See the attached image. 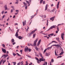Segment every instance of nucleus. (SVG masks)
I'll return each instance as SVG.
<instances>
[{"label":"nucleus","instance_id":"obj_45","mask_svg":"<svg viewBox=\"0 0 65 65\" xmlns=\"http://www.w3.org/2000/svg\"><path fill=\"white\" fill-rule=\"evenodd\" d=\"M4 11H2V12H1V13H2V14H3V13H4Z\"/></svg>","mask_w":65,"mask_h":65},{"label":"nucleus","instance_id":"obj_6","mask_svg":"<svg viewBox=\"0 0 65 65\" xmlns=\"http://www.w3.org/2000/svg\"><path fill=\"white\" fill-rule=\"evenodd\" d=\"M56 39L59 42V43H62V42H61L59 40V37L58 38H56Z\"/></svg>","mask_w":65,"mask_h":65},{"label":"nucleus","instance_id":"obj_33","mask_svg":"<svg viewBox=\"0 0 65 65\" xmlns=\"http://www.w3.org/2000/svg\"><path fill=\"white\" fill-rule=\"evenodd\" d=\"M48 20H47V26H48Z\"/></svg>","mask_w":65,"mask_h":65},{"label":"nucleus","instance_id":"obj_2","mask_svg":"<svg viewBox=\"0 0 65 65\" xmlns=\"http://www.w3.org/2000/svg\"><path fill=\"white\" fill-rule=\"evenodd\" d=\"M38 39L37 38L35 41H34V43L33 45V46H36V43L37 42V41H38Z\"/></svg>","mask_w":65,"mask_h":65},{"label":"nucleus","instance_id":"obj_23","mask_svg":"<svg viewBox=\"0 0 65 65\" xmlns=\"http://www.w3.org/2000/svg\"><path fill=\"white\" fill-rule=\"evenodd\" d=\"M23 4H24L25 6H27V3H25V2L23 3Z\"/></svg>","mask_w":65,"mask_h":65},{"label":"nucleus","instance_id":"obj_30","mask_svg":"<svg viewBox=\"0 0 65 65\" xmlns=\"http://www.w3.org/2000/svg\"><path fill=\"white\" fill-rule=\"evenodd\" d=\"M21 65H23V63H24V62H23V61H21Z\"/></svg>","mask_w":65,"mask_h":65},{"label":"nucleus","instance_id":"obj_13","mask_svg":"<svg viewBox=\"0 0 65 65\" xmlns=\"http://www.w3.org/2000/svg\"><path fill=\"white\" fill-rule=\"evenodd\" d=\"M59 3H60V2H58V4L57 5V8L58 9L59 8Z\"/></svg>","mask_w":65,"mask_h":65},{"label":"nucleus","instance_id":"obj_48","mask_svg":"<svg viewBox=\"0 0 65 65\" xmlns=\"http://www.w3.org/2000/svg\"><path fill=\"white\" fill-rule=\"evenodd\" d=\"M17 54L18 55V56H21V55H20V54H19V53H17Z\"/></svg>","mask_w":65,"mask_h":65},{"label":"nucleus","instance_id":"obj_34","mask_svg":"<svg viewBox=\"0 0 65 65\" xmlns=\"http://www.w3.org/2000/svg\"><path fill=\"white\" fill-rule=\"evenodd\" d=\"M35 58H36V59L37 60V61H39V59L38 58H37L36 57H35Z\"/></svg>","mask_w":65,"mask_h":65},{"label":"nucleus","instance_id":"obj_35","mask_svg":"<svg viewBox=\"0 0 65 65\" xmlns=\"http://www.w3.org/2000/svg\"><path fill=\"white\" fill-rule=\"evenodd\" d=\"M28 51L29 52H31V49H29V48H28Z\"/></svg>","mask_w":65,"mask_h":65},{"label":"nucleus","instance_id":"obj_63","mask_svg":"<svg viewBox=\"0 0 65 65\" xmlns=\"http://www.w3.org/2000/svg\"><path fill=\"white\" fill-rule=\"evenodd\" d=\"M11 7L13 9H14V7L13 6H11Z\"/></svg>","mask_w":65,"mask_h":65},{"label":"nucleus","instance_id":"obj_9","mask_svg":"<svg viewBox=\"0 0 65 65\" xmlns=\"http://www.w3.org/2000/svg\"><path fill=\"white\" fill-rule=\"evenodd\" d=\"M64 36V34H62L61 35V37L62 39L63 40H64V38H63Z\"/></svg>","mask_w":65,"mask_h":65},{"label":"nucleus","instance_id":"obj_50","mask_svg":"<svg viewBox=\"0 0 65 65\" xmlns=\"http://www.w3.org/2000/svg\"><path fill=\"white\" fill-rule=\"evenodd\" d=\"M57 30L58 31H59V27H57Z\"/></svg>","mask_w":65,"mask_h":65},{"label":"nucleus","instance_id":"obj_27","mask_svg":"<svg viewBox=\"0 0 65 65\" xmlns=\"http://www.w3.org/2000/svg\"><path fill=\"white\" fill-rule=\"evenodd\" d=\"M43 0H40V3L41 4L42 3V2H43Z\"/></svg>","mask_w":65,"mask_h":65},{"label":"nucleus","instance_id":"obj_41","mask_svg":"<svg viewBox=\"0 0 65 65\" xmlns=\"http://www.w3.org/2000/svg\"><path fill=\"white\" fill-rule=\"evenodd\" d=\"M63 53V52H61L60 54V55H62Z\"/></svg>","mask_w":65,"mask_h":65},{"label":"nucleus","instance_id":"obj_52","mask_svg":"<svg viewBox=\"0 0 65 65\" xmlns=\"http://www.w3.org/2000/svg\"><path fill=\"white\" fill-rule=\"evenodd\" d=\"M13 12V10L12 9L11 10V13H12Z\"/></svg>","mask_w":65,"mask_h":65},{"label":"nucleus","instance_id":"obj_61","mask_svg":"<svg viewBox=\"0 0 65 65\" xmlns=\"http://www.w3.org/2000/svg\"><path fill=\"white\" fill-rule=\"evenodd\" d=\"M41 58H40L39 59V61L40 62H41Z\"/></svg>","mask_w":65,"mask_h":65},{"label":"nucleus","instance_id":"obj_14","mask_svg":"<svg viewBox=\"0 0 65 65\" xmlns=\"http://www.w3.org/2000/svg\"><path fill=\"white\" fill-rule=\"evenodd\" d=\"M8 57V55H4L2 56V57H7V56Z\"/></svg>","mask_w":65,"mask_h":65},{"label":"nucleus","instance_id":"obj_25","mask_svg":"<svg viewBox=\"0 0 65 65\" xmlns=\"http://www.w3.org/2000/svg\"><path fill=\"white\" fill-rule=\"evenodd\" d=\"M35 49L37 51H38V47H35Z\"/></svg>","mask_w":65,"mask_h":65},{"label":"nucleus","instance_id":"obj_16","mask_svg":"<svg viewBox=\"0 0 65 65\" xmlns=\"http://www.w3.org/2000/svg\"><path fill=\"white\" fill-rule=\"evenodd\" d=\"M48 6V5L47 4L45 6V10H46L47 9V6Z\"/></svg>","mask_w":65,"mask_h":65},{"label":"nucleus","instance_id":"obj_3","mask_svg":"<svg viewBox=\"0 0 65 65\" xmlns=\"http://www.w3.org/2000/svg\"><path fill=\"white\" fill-rule=\"evenodd\" d=\"M56 27H57V26L56 25H53L50 27L48 29V30H51L53 28H56Z\"/></svg>","mask_w":65,"mask_h":65},{"label":"nucleus","instance_id":"obj_53","mask_svg":"<svg viewBox=\"0 0 65 65\" xmlns=\"http://www.w3.org/2000/svg\"><path fill=\"white\" fill-rule=\"evenodd\" d=\"M15 43H16L15 42H14L13 43L12 45H14V44H15Z\"/></svg>","mask_w":65,"mask_h":65},{"label":"nucleus","instance_id":"obj_18","mask_svg":"<svg viewBox=\"0 0 65 65\" xmlns=\"http://www.w3.org/2000/svg\"><path fill=\"white\" fill-rule=\"evenodd\" d=\"M5 10H7V6L6 5H5Z\"/></svg>","mask_w":65,"mask_h":65},{"label":"nucleus","instance_id":"obj_26","mask_svg":"<svg viewBox=\"0 0 65 65\" xmlns=\"http://www.w3.org/2000/svg\"><path fill=\"white\" fill-rule=\"evenodd\" d=\"M11 41L12 42H14V39H12Z\"/></svg>","mask_w":65,"mask_h":65},{"label":"nucleus","instance_id":"obj_20","mask_svg":"<svg viewBox=\"0 0 65 65\" xmlns=\"http://www.w3.org/2000/svg\"><path fill=\"white\" fill-rule=\"evenodd\" d=\"M54 42H55V43H58V42L55 41H52L51 42V43H53Z\"/></svg>","mask_w":65,"mask_h":65},{"label":"nucleus","instance_id":"obj_19","mask_svg":"<svg viewBox=\"0 0 65 65\" xmlns=\"http://www.w3.org/2000/svg\"><path fill=\"white\" fill-rule=\"evenodd\" d=\"M17 38H18L19 39H22V37L20 36H19V37H18Z\"/></svg>","mask_w":65,"mask_h":65},{"label":"nucleus","instance_id":"obj_17","mask_svg":"<svg viewBox=\"0 0 65 65\" xmlns=\"http://www.w3.org/2000/svg\"><path fill=\"white\" fill-rule=\"evenodd\" d=\"M53 46V45H52L51 46V47L47 48V50H50V49H51V48H52V47Z\"/></svg>","mask_w":65,"mask_h":65},{"label":"nucleus","instance_id":"obj_22","mask_svg":"<svg viewBox=\"0 0 65 65\" xmlns=\"http://www.w3.org/2000/svg\"><path fill=\"white\" fill-rule=\"evenodd\" d=\"M55 18V17L54 16V17H52L51 18H50V20H52L53 19H54Z\"/></svg>","mask_w":65,"mask_h":65},{"label":"nucleus","instance_id":"obj_64","mask_svg":"<svg viewBox=\"0 0 65 65\" xmlns=\"http://www.w3.org/2000/svg\"><path fill=\"white\" fill-rule=\"evenodd\" d=\"M16 12H18L19 11V10H16L15 11Z\"/></svg>","mask_w":65,"mask_h":65},{"label":"nucleus","instance_id":"obj_10","mask_svg":"<svg viewBox=\"0 0 65 65\" xmlns=\"http://www.w3.org/2000/svg\"><path fill=\"white\" fill-rule=\"evenodd\" d=\"M2 51L4 53H6V50L4 49H3V48H2Z\"/></svg>","mask_w":65,"mask_h":65},{"label":"nucleus","instance_id":"obj_5","mask_svg":"<svg viewBox=\"0 0 65 65\" xmlns=\"http://www.w3.org/2000/svg\"><path fill=\"white\" fill-rule=\"evenodd\" d=\"M17 32H16V34L15 35V36L17 38L18 37V36L19 35V34H18V32L19 31V29H18L17 31Z\"/></svg>","mask_w":65,"mask_h":65},{"label":"nucleus","instance_id":"obj_28","mask_svg":"<svg viewBox=\"0 0 65 65\" xmlns=\"http://www.w3.org/2000/svg\"><path fill=\"white\" fill-rule=\"evenodd\" d=\"M55 10H56V9L55 8H54L52 10V12H54L55 11Z\"/></svg>","mask_w":65,"mask_h":65},{"label":"nucleus","instance_id":"obj_47","mask_svg":"<svg viewBox=\"0 0 65 65\" xmlns=\"http://www.w3.org/2000/svg\"><path fill=\"white\" fill-rule=\"evenodd\" d=\"M27 57H28L29 58H31V56H29V55H27Z\"/></svg>","mask_w":65,"mask_h":65},{"label":"nucleus","instance_id":"obj_57","mask_svg":"<svg viewBox=\"0 0 65 65\" xmlns=\"http://www.w3.org/2000/svg\"><path fill=\"white\" fill-rule=\"evenodd\" d=\"M45 3V2L44 1H43V4H44Z\"/></svg>","mask_w":65,"mask_h":65},{"label":"nucleus","instance_id":"obj_54","mask_svg":"<svg viewBox=\"0 0 65 65\" xmlns=\"http://www.w3.org/2000/svg\"><path fill=\"white\" fill-rule=\"evenodd\" d=\"M3 61V59H2L1 62H0V64H1V63H2V61Z\"/></svg>","mask_w":65,"mask_h":65},{"label":"nucleus","instance_id":"obj_12","mask_svg":"<svg viewBox=\"0 0 65 65\" xmlns=\"http://www.w3.org/2000/svg\"><path fill=\"white\" fill-rule=\"evenodd\" d=\"M50 53H46L45 54V56H47V57H48L50 55Z\"/></svg>","mask_w":65,"mask_h":65},{"label":"nucleus","instance_id":"obj_15","mask_svg":"<svg viewBox=\"0 0 65 65\" xmlns=\"http://www.w3.org/2000/svg\"><path fill=\"white\" fill-rule=\"evenodd\" d=\"M42 57V58H41V61H45V59H43V57Z\"/></svg>","mask_w":65,"mask_h":65},{"label":"nucleus","instance_id":"obj_51","mask_svg":"<svg viewBox=\"0 0 65 65\" xmlns=\"http://www.w3.org/2000/svg\"><path fill=\"white\" fill-rule=\"evenodd\" d=\"M27 9V6H26L25 7V9Z\"/></svg>","mask_w":65,"mask_h":65},{"label":"nucleus","instance_id":"obj_43","mask_svg":"<svg viewBox=\"0 0 65 65\" xmlns=\"http://www.w3.org/2000/svg\"><path fill=\"white\" fill-rule=\"evenodd\" d=\"M18 13H19V12H17V13H15V15H17V14H18Z\"/></svg>","mask_w":65,"mask_h":65},{"label":"nucleus","instance_id":"obj_8","mask_svg":"<svg viewBox=\"0 0 65 65\" xmlns=\"http://www.w3.org/2000/svg\"><path fill=\"white\" fill-rule=\"evenodd\" d=\"M53 46H56V47L58 48H59V46H60V45L58 44H55V45H53Z\"/></svg>","mask_w":65,"mask_h":65},{"label":"nucleus","instance_id":"obj_38","mask_svg":"<svg viewBox=\"0 0 65 65\" xmlns=\"http://www.w3.org/2000/svg\"><path fill=\"white\" fill-rule=\"evenodd\" d=\"M55 55L56 56H58V55H57V54H56V50L55 51Z\"/></svg>","mask_w":65,"mask_h":65},{"label":"nucleus","instance_id":"obj_37","mask_svg":"<svg viewBox=\"0 0 65 65\" xmlns=\"http://www.w3.org/2000/svg\"><path fill=\"white\" fill-rule=\"evenodd\" d=\"M26 63L25 64V65H28V63L27 61H26Z\"/></svg>","mask_w":65,"mask_h":65},{"label":"nucleus","instance_id":"obj_60","mask_svg":"<svg viewBox=\"0 0 65 65\" xmlns=\"http://www.w3.org/2000/svg\"><path fill=\"white\" fill-rule=\"evenodd\" d=\"M44 18H45L46 17V15H44Z\"/></svg>","mask_w":65,"mask_h":65},{"label":"nucleus","instance_id":"obj_40","mask_svg":"<svg viewBox=\"0 0 65 65\" xmlns=\"http://www.w3.org/2000/svg\"><path fill=\"white\" fill-rule=\"evenodd\" d=\"M23 50H21L20 51V52H21V54H22V52H23Z\"/></svg>","mask_w":65,"mask_h":65},{"label":"nucleus","instance_id":"obj_32","mask_svg":"<svg viewBox=\"0 0 65 65\" xmlns=\"http://www.w3.org/2000/svg\"><path fill=\"white\" fill-rule=\"evenodd\" d=\"M13 56H15L17 55V54H15V53H13Z\"/></svg>","mask_w":65,"mask_h":65},{"label":"nucleus","instance_id":"obj_59","mask_svg":"<svg viewBox=\"0 0 65 65\" xmlns=\"http://www.w3.org/2000/svg\"><path fill=\"white\" fill-rule=\"evenodd\" d=\"M58 31H58V30H57L56 31V34H57V33H58Z\"/></svg>","mask_w":65,"mask_h":65},{"label":"nucleus","instance_id":"obj_46","mask_svg":"<svg viewBox=\"0 0 65 65\" xmlns=\"http://www.w3.org/2000/svg\"><path fill=\"white\" fill-rule=\"evenodd\" d=\"M62 57V56H58L57 57V58H61Z\"/></svg>","mask_w":65,"mask_h":65},{"label":"nucleus","instance_id":"obj_7","mask_svg":"<svg viewBox=\"0 0 65 65\" xmlns=\"http://www.w3.org/2000/svg\"><path fill=\"white\" fill-rule=\"evenodd\" d=\"M41 40L40 39L39 40V41H38V43H37V46H39V45L40 44V43L41 42Z\"/></svg>","mask_w":65,"mask_h":65},{"label":"nucleus","instance_id":"obj_11","mask_svg":"<svg viewBox=\"0 0 65 65\" xmlns=\"http://www.w3.org/2000/svg\"><path fill=\"white\" fill-rule=\"evenodd\" d=\"M26 20H25L24 22V21L22 23L23 24V25L25 26V25H26Z\"/></svg>","mask_w":65,"mask_h":65},{"label":"nucleus","instance_id":"obj_4","mask_svg":"<svg viewBox=\"0 0 65 65\" xmlns=\"http://www.w3.org/2000/svg\"><path fill=\"white\" fill-rule=\"evenodd\" d=\"M28 47H27L26 46L25 48L24 49V51L25 52H28Z\"/></svg>","mask_w":65,"mask_h":65},{"label":"nucleus","instance_id":"obj_29","mask_svg":"<svg viewBox=\"0 0 65 65\" xmlns=\"http://www.w3.org/2000/svg\"><path fill=\"white\" fill-rule=\"evenodd\" d=\"M51 62H52V63H53V62H54V59H51Z\"/></svg>","mask_w":65,"mask_h":65},{"label":"nucleus","instance_id":"obj_24","mask_svg":"<svg viewBox=\"0 0 65 65\" xmlns=\"http://www.w3.org/2000/svg\"><path fill=\"white\" fill-rule=\"evenodd\" d=\"M46 50H47V49H46L44 50V51L43 52V53L44 54L45 53V52L46 51Z\"/></svg>","mask_w":65,"mask_h":65},{"label":"nucleus","instance_id":"obj_21","mask_svg":"<svg viewBox=\"0 0 65 65\" xmlns=\"http://www.w3.org/2000/svg\"><path fill=\"white\" fill-rule=\"evenodd\" d=\"M36 35V33H35L33 35V38H35Z\"/></svg>","mask_w":65,"mask_h":65},{"label":"nucleus","instance_id":"obj_44","mask_svg":"<svg viewBox=\"0 0 65 65\" xmlns=\"http://www.w3.org/2000/svg\"><path fill=\"white\" fill-rule=\"evenodd\" d=\"M42 34H43V35H47V34H44V33Z\"/></svg>","mask_w":65,"mask_h":65},{"label":"nucleus","instance_id":"obj_58","mask_svg":"<svg viewBox=\"0 0 65 65\" xmlns=\"http://www.w3.org/2000/svg\"><path fill=\"white\" fill-rule=\"evenodd\" d=\"M2 45L4 47H5V45L4 44H3Z\"/></svg>","mask_w":65,"mask_h":65},{"label":"nucleus","instance_id":"obj_31","mask_svg":"<svg viewBox=\"0 0 65 65\" xmlns=\"http://www.w3.org/2000/svg\"><path fill=\"white\" fill-rule=\"evenodd\" d=\"M39 55H40L41 57H42V54H41V53H39Z\"/></svg>","mask_w":65,"mask_h":65},{"label":"nucleus","instance_id":"obj_55","mask_svg":"<svg viewBox=\"0 0 65 65\" xmlns=\"http://www.w3.org/2000/svg\"><path fill=\"white\" fill-rule=\"evenodd\" d=\"M19 3V2H16L15 3L16 4H18Z\"/></svg>","mask_w":65,"mask_h":65},{"label":"nucleus","instance_id":"obj_49","mask_svg":"<svg viewBox=\"0 0 65 65\" xmlns=\"http://www.w3.org/2000/svg\"><path fill=\"white\" fill-rule=\"evenodd\" d=\"M30 45L31 46H33V44H31L30 43Z\"/></svg>","mask_w":65,"mask_h":65},{"label":"nucleus","instance_id":"obj_39","mask_svg":"<svg viewBox=\"0 0 65 65\" xmlns=\"http://www.w3.org/2000/svg\"><path fill=\"white\" fill-rule=\"evenodd\" d=\"M21 64V62H19L17 63V65H20Z\"/></svg>","mask_w":65,"mask_h":65},{"label":"nucleus","instance_id":"obj_62","mask_svg":"<svg viewBox=\"0 0 65 65\" xmlns=\"http://www.w3.org/2000/svg\"><path fill=\"white\" fill-rule=\"evenodd\" d=\"M47 36H44V37H45H45H47Z\"/></svg>","mask_w":65,"mask_h":65},{"label":"nucleus","instance_id":"obj_36","mask_svg":"<svg viewBox=\"0 0 65 65\" xmlns=\"http://www.w3.org/2000/svg\"><path fill=\"white\" fill-rule=\"evenodd\" d=\"M26 2L27 3V4H29V2L28 1H26Z\"/></svg>","mask_w":65,"mask_h":65},{"label":"nucleus","instance_id":"obj_1","mask_svg":"<svg viewBox=\"0 0 65 65\" xmlns=\"http://www.w3.org/2000/svg\"><path fill=\"white\" fill-rule=\"evenodd\" d=\"M37 30V29H36L35 30L32 31L29 34V35L28 36H29L30 37L31 36V35H32L33 33H35V32Z\"/></svg>","mask_w":65,"mask_h":65},{"label":"nucleus","instance_id":"obj_56","mask_svg":"<svg viewBox=\"0 0 65 65\" xmlns=\"http://www.w3.org/2000/svg\"><path fill=\"white\" fill-rule=\"evenodd\" d=\"M5 62H6V60H5L4 61H3V64H4V63H5Z\"/></svg>","mask_w":65,"mask_h":65},{"label":"nucleus","instance_id":"obj_42","mask_svg":"<svg viewBox=\"0 0 65 65\" xmlns=\"http://www.w3.org/2000/svg\"><path fill=\"white\" fill-rule=\"evenodd\" d=\"M50 35H51V36H53V35H54V34H50Z\"/></svg>","mask_w":65,"mask_h":65}]
</instances>
